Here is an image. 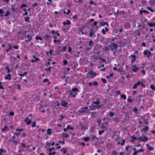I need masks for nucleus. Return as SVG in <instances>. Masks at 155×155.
Returning a JSON list of instances; mask_svg holds the SVG:
<instances>
[{"label": "nucleus", "mask_w": 155, "mask_h": 155, "mask_svg": "<svg viewBox=\"0 0 155 155\" xmlns=\"http://www.w3.org/2000/svg\"><path fill=\"white\" fill-rule=\"evenodd\" d=\"M27 74V72L26 71H25L24 72V74H19V75L20 76H22V77H24L25 75H26Z\"/></svg>", "instance_id": "26"}, {"label": "nucleus", "mask_w": 155, "mask_h": 155, "mask_svg": "<svg viewBox=\"0 0 155 155\" xmlns=\"http://www.w3.org/2000/svg\"><path fill=\"white\" fill-rule=\"evenodd\" d=\"M148 149L149 150L152 151L154 149V148L152 146H150Z\"/></svg>", "instance_id": "54"}, {"label": "nucleus", "mask_w": 155, "mask_h": 155, "mask_svg": "<svg viewBox=\"0 0 155 155\" xmlns=\"http://www.w3.org/2000/svg\"><path fill=\"white\" fill-rule=\"evenodd\" d=\"M93 107L92 109L93 110H95L96 108H97V106H95V105H92Z\"/></svg>", "instance_id": "61"}, {"label": "nucleus", "mask_w": 155, "mask_h": 155, "mask_svg": "<svg viewBox=\"0 0 155 155\" xmlns=\"http://www.w3.org/2000/svg\"><path fill=\"white\" fill-rule=\"evenodd\" d=\"M46 144L47 145H51L52 146H53L54 145V142L52 143H49L48 142H47L46 143Z\"/></svg>", "instance_id": "43"}, {"label": "nucleus", "mask_w": 155, "mask_h": 155, "mask_svg": "<svg viewBox=\"0 0 155 155\" xmlns=\"http://www.w3.org/2000/svg\"><path fill=\"white\" fill-rule=\"evenodd\" d=\"M71 12V11L69 9H67V12H66L65 11H64L63 12L64 14H68Z\"/></svg>", "instance_id": "31"}, {"label": "nucleus", "mask_w": 155, "mask_h": 155, "mask_svg": "<svg viewBox=\"0 0 155 155\" xmlns=\"http://www.w3.org/2000/svg\"><path fill=\"white\" fill-rule=\"evenodd\" d=\"M119 10L118 9L117 11L116 12H113L115 16H116V15L118 14L119 13Z\"/></svg>", "instance_id": "53"}, {"label": "nucleus", "mask_w": 155, "mask_h": 155, "mask_svg": "<svg viewBox=\"0 0 155 155\" xmlns=\"http://www.w3.org/2000/svg\"><path fill=\"white\" fill-rule=\"evenodd\" d=\"M97 113L96 112H92L91 113V117H94L97 116Z\"/></svg>", "instance_id": "16"}, {"label": "nucleus", "mask_w": 155, "mask_h": 155, "mask_svg": "<svg viewBox=\"0 0 155 155\" xmlns=\"http://www.w3.org/2000/svg\"><path fill=\"white\" fill-rule=\"evenodd\" d=\"M47 132L49 134H51V129H48Z\"/></svg>", "instance_id": "47"}, {"label": "nucleus", "mask_w": 155, "mask_h": 155, "mask_svg": "<svg viewBox=\"0 0 155 155\" xmlns=\"http://www.w3.org/2000/svg\"><path fill=\"white\" fill-rule=\"evenodd\" d=\"M88 109V107H85L82 108L81 109L78 110V112L81 113H84L86 112V114L88 115L90 114V112H87V110Z\"/></svg>", "instance_id": "4"}, {"label": "nucleus", "mask_w": 155, "mask_h": 155, "mask_svg": "<svg viewBox=\"0 0 155 155\" xmlns=\"http://www.w3.org/2000/svg\"><path fill=\"white\" fill-rule=\"evenodd\" d=\"M19 46H13V48L15 49H18V48Z\"/></svg>", "instance_id": "63"}, {"label": "nucleus", "mask_w": 155, "mask_h": 155, "mask_svg": "<svg viewBox=\"0 0 155 155\" xmlns=\"http://www.w3.org/2000/svg\"><path fill=\"white\" fill-rule=\"evenodd\" d=\"M148 25H149L150 27H152L153 26H155V23H147Z\"/></svg>", "instance_id": "21"}, {"label": "nucleus", "mask_w": 155, "mask_h": 155, "mask_svg": "<svg viewBox=\"0 0 155 155\" xmlns=\"http://www.w3.org/2000/svg\"><path fill=\"white\" fill-rule=\"evenodd\" d=\"M65 118V117L63 115H61L60 116V118H59V120H62Z\"/></svg>", "instance_id": "34"}, {"label": "nucleus", "mask_w": 155, "mask_h": 155, "mask_svg": "<svg viewBox=\"0 0 155 155\" xmlns=\"http://www.w3.org/2000/svg\"><path fill=\"white\" fill-rule=\"evenodd\" d=\"M93 44V42L91 40H90L89 42V45L90 47L91 48L92 47V45Z\"/></svg>", "instance_id": "28"}, {"label": "nucleus", "mask_w": 155, "mask_h": 155, "mask_svg": "<svg viewBox=\"0 0 155 155\" xmlns=\"http://www.w3.org/2000/svg\"><path fill=\"white\" fill-rule=\"evenodd\" d=\"M5 78L6 80L8 79L9 80H10L12 78L11 74H8L7 76L5 77Z\"/></svg>", "instance_id": "18"}, {"label": "nucleus", "mask_w": 155, "mask_h": 155, "mask_svg": "<svg viewBox=\"0 0 155 155\" xmlns=\"http://www.w3.org/2000/svg\"><path fill=\"white\" fill-rule=\"evenodd\" d=\"M23 130V129H20L19 128H17L16 129V131H21Z\"/></svg>", "instance_id": "50"}, {"label": "nucleus", "mask_w": 155, "mask_h": 155, "mask_svg": "<svg viewBox=\"0 0 155 155\" xmlns=\"http://www.w3.org/2000/svg\"><path fill=\"white\" fill-rule=\"evenodd\" d=\"M111 155H117V153L115 151H114L111 154Z\"/></svg>", "instance_id": "38"}, {"label": "nucleus", "mask_w": 155, "mask_h": 155, "mask_svg": "<svg viewBox=\"0 0 155 155\" xmlns=\"http://www.w3.org/2000/svg\"><path fill=\"white\" fill-rule=\"evenodd\" d=\"M105 131L104 130H101L99 131L98 133L99 135H101L102 134V133H104Z\"/></svg>", "instance_id": "33"}, {"label": "nucleus", "mask_w": 155, "mask_h": 155, "mask_svg": "<svg viewBox=\"0 0 155 155\" xmlns=\"http://www.w3.org/2000/svg\"><path fill=\"white\" fill-rule=\"evenodd\" d=\"M94 85L97 86L98 85V83L96 81H94L93 84Z\"/></svg>", "instance_id": "49"}, {"label": "nucleus", "mask_w": 155, "mask_h": 155, "mask_svg": "<svg viewBox=\"0 0 155 155\" xmlns=\"http://www.w3.org/2000/svg\"><path fill=\"white\" fill-rule=\"evenodd\" d=\"M144 54L149 58L150 55H152L150 51H144Z\"/></svg>", "instance_id": "8"}, {"label": "nucleus", "mask_w": 155, "mask_h": 155, "mask_svg": "<svg viewBox=\"0 0 155 155\" xmlns=\"http://www.w3.org/2000/svg\"><path fill=\"white\" fill-rule=\"evenodd\" d=\"M61 151L63 152L64 154H65L67 152V151L65 148H63L61 149Z\"/></svg>", "instance_id": "24"}, {"label": "nucleus", "mask_w": 155, "mask_h": 155, "mask_svg": "<svg viewBox=\"0 0 155 155\" xmlns=\"http://www.w3.org/2000/svg\"><path fill=\"white\" fill-rule=\"evenodd\" d=\"M4 151L5 152V150H3L2 148H1L0 149V155H2V153Z\"/></svg>", "instance_id": "39"}, {"label": "nucleus", "mask_w": 155, "mask_h": 155, "mask_svg": "<svg viewBox=\"0 0 155 155\" xmlns=\"http://www.w3.org/2000/svg\"><path fill=\"white\" fill-rule=\"evenodd\" d=\"M138 141L140 142L143 141H147L148 140V138L146 136L142 135L138 138Z\"/></svg>", "instance_id": "3"}, {"label": "nucleus", "mask_w": 155, "mask_h": 155, "mask_svg": "<svg viewBox=\"0 0 155 155\" xmlns=\"http://www.w3.org/2000/svg\"><path fill=\"white\" fill-rule=\"evenodd\" d=\"M14 135L18 136L20 135V133L14 132Z\"/></svg>", "instance_id": "51"}, {"label": "nucleus", "mask_w": 155, "mask_h": 155, "mask_svg": "<svg viewBox=\"0 0 155 155\" xmlns=\"http://www.w3.org/2000/svg\"><path fill=\"white\" fill-rule=\"evenodd\" d=\"M89 35L90 37H92L95 38L96 37V35L95 34V32L92 28H91L89 30Z\"/></svg>", "instance_id": "6"}, {"label": "nucleus", "mask_w": 155, "mask_h": 155, "mask_svg": "<svg viewBox=\"0 0 155 155\" xmlns=\"http://www.w3.org/2000/svg\"><path fill=\"white\" fill-rule=\"evenodd\" d=\"M51 67H50L49 68H45V70L46 71H49V72H50L51 71Z\"/></svg>", "instance_id": "36"}, {"label": "nucleus", "mask_w": 155, "mask_h": 155, "mask_svg": "<svg viewBox=\"0 0 155 155\" xmlns=\"http://www.w3.org/2000/svg\"><path fill=\"white\" fill-rule=\"evenodd\" d=\"M48 81V79L47 78H45L43 80V82L44 83H45L46 82H47Z\"/></svg>", "instance_id": "64"}, {"label": "nucleus", "mask_w": 155, "mask_h": 155, "mask_svg": "<svg viewBox=\"0 0 155 155\" xmlns=\"http://www.w3.org/2000/svg\"><path fill=\"white\" fill-rule=\"evenodd\" d=\"M39 4V3H35L32 4V6L33 7H35V6H37Z\"/></svg>", "instance_id": "48"}, {"label": "nucleus", "mask_w": 155, "mask_h": 155, "mask_svg": "<svg viewBox=\"0 0 155 155\" xmlns=\"http://www.w3.org/2000/svg\"><path fill=\"white\" fill-rule=\"evenodd\" d=\"M148 128L147 126H146L144 128H142V130H143L145 131H147L148 130Z\"/></svg>", "instance_id": "27"}, {"label": "nucleus", "mask_w": 155, "mask_h": 155, "mask_svg": "<svg viewBox=\"0 0 155 155\" xmlns=\"http://www.w3.org/2000/svg\"><path fill=\"white\" fill-rule=\"evenodd\" d=\"M67 127H68V128H69V129H71L72 130H73V129H74L73 127H71L69 125H68L67 126Z\"/></svg>", "instance_id": "58"}, {"label": "nucleus", "mask_w": 155, "mask_h": 155, "mask_svg": "<svg viewBox=\"0 0 155 155\" xmlns=\"http://www.w3.org/2000/svg\"><path fill=\"white\" fill-rule=\"evenodd\" d=\"M130 56L133 58L131 60V62L132 63H134L136 60V56L135 55H131Z\"/></svg>", "instance_id": "17"}, {"label": "nucleus", "mask_w": 155, "mask_h": 155, "mask_svg": "<svg viewBox=\"0 0 155 155\" xmlns=\"http://www.w3.org/2000/svg\"><path fill=\"white\" fill-rule=\"evenodd\" d=\"M140 14H142L143 12H144V13H147H147L148 14L149 13V12L147 10H140Z\"/></svg>", "instance_id": "19"}, {"label": "nucleus", "mask_w": 155, "mask_h": 155, "mask_svg": "<svg viewBox=\"0 0 155 155\" xmlns=\"http://www.w3.org/2000/svg\"><path fill=\"white\" fill-rule=\"evenodd\" d=\"M93 103L95 104H99L100 103V102L98 101H94Z\"/></svg>", "instance_id": "44"}, {"label": "nucleus", "mask_w": 155, "mask_h": 155, "mask_svg": "<svg viewBox=\"0 0 155 155\" xmlns=\"http://www.w3.org/2000/svg\"><path fill=\"white\" fill-rule=\"evenodd\" d=\"M62 137H64L68 138L69 137V136L68 134L64 133L62 134Z\"/></svg>", "instance_id": "14"}, {"label": "nucleus", "mask_w": 155, "mask_h": 155, "mask_svg": "<svg viewBox=\"0 0 155 155\" xmlns=\"http://www.w3.org/2000/svg\"><path fill=\"white\" fill-rule=\"evenodd\" d=\"M66 21H67V24L68 25H69L71 24V22L70 21L68 20H66Z\"/></svg>", "instance_id": "56"}, {"label": "nucleus", "mask_w": 155, "mask_h": 155, "mask_svg": "<svg viewBox=\"0 0 155 155\" xmlns=\"http://www.w3.org/2000/svg\"><path fill=\"white\" fill-rule=\"evenodd\" d=\"M111 51L114 52V53L116 51V49L117 48V45L116 44L114 43L111 44L110 45Z\"/></svg>", "instance_id": "5"}, {"label": "nucleus", "mask_w": 155, "mask_h": 155, "mask_svg": "<svg viewBox=\"0 0 155 155\" xmlns=\"http://www.w3.org/2000/svg\"><path fill=\"white\" fill-rule=\"evenodd\" d=\"M24 121L26 123V124L27 125H29L31 123V120H29V118L28 117H27L24 120Z\"/></svg>", "instance_id": "10"}, {"label": "nucleus", "mask_w": 155, "mask_h": 155, "mask_svg": "<svg viewBox=\"0 0 155 155\" xmlns=\"http://www.w3.org/2000/svg\"><path fill=\"white\" fill-rule=\"evenodd\" d=\"M63 63L64 64L66 65L68 64V61L66 60H64L63 61Z\"/></svg>", "instance_id": "52"}, {"label": "nucleus", "mask_w": 155, "mask_h": 155, "mask_svg": "<svg viewBox=\"0 0 155 155\" xmlns=\"http://www.w3.org/2000/svg\"><path fill=\"white\" fill-rule=\"evenodd\" d=\"M80 126L82 130H85L87 129L86 126L85 125L81 124H80Z\"/></svg>", "instance_id": "15"}, {"label": "nucleus", "mask_w": 155, "mask_h": 155, "mask_svg": "<svg viewBox=\"0 0 155 155\" xmlns=\"http://www.w3.org/2000/svg\"><path fill=\"white\" fill-rule=\"evenodd\" d=\"M30 18L28 17H25V20L26 22H29V21Z\"/></svg>", "instance_id": "23"}, {"label": "nucleus", "mask_w": 155, "mask_h": 155, "mask_svg": "<svg viewBox=\"0 0 155 155\" xmlns=\"http://www.w3.org/2000/svg\"><path fill=\"white\" fill-rule=\"evenodd\" d=\"M105 25H106L107 26H109L108 23L107 22H104L103 23H102L101 24V26H104Z\"/></svg>", "instance_id": "20"}, {"label": "nucleus", "mask_w": 155, "mask_h": 155, "mask_svg": "<svg viewBox=\"0 0 155 155\" xmlns=\"http://www.w3.org/2000/svg\"><path fill=\"white\" fill-rule=\"evenodd\" d=\"M8 128V127L6 126H5L2 129V131H4L5 130H6Z\"/></svg>", "instance_id": "32"}, {"label": "nucleus", "mask_w": 155, "mask_h": 155, "mask_svg": "<svg viewBox=\"0 0 155 155\" xmlns=\"http://www.w3.org/2000/svg\"><path fill=\"white\" fill-rule=\"evenodd\" d=\"M26 39L25 41H30L31 40L32 38L31 36L30 35H28L26 37H25Z\"/></svg>", "instance_id": "12"}, {"label": "nucleus", "mask_w": 155, "mask_h": 155, "mask_svg": "<svg viewBox=\"0 0 155 155\" xmlns=\"http://www.w3.org/2000/svg\"><path fill=\"white\" fill-rule=\"evenodd\" d=\"M96 73L92 71H89L87 74V77L90 78H93L96 76Z\"/></svg>", "instance_id": "2"}, {"label": "nucleus", "mask_w": 155, "mask_h": 155, "mask_svg": "<svg viewBox=\"0 0 155 155\" xmlns=\"http://www.w3.org/2000/svg\"><path fill=\"white\" fill-rule=\"evenodd\" d=\"M5 13L4 11L2 9H0V14H4Z\"/></svg>", "instance_id": "40"}, {"label": "nucleus", "mask_w": 155, "mask_h": 155, "mask_svg": "<svg viewBox=\"0 0 155 155\" xmlns=\"http://www.w3.org/2000/svg\"><path fill=\"white\" fill-rule=\"evenodd\" d=\"M150 87L151 89H152L153 90L155 91V87L153 84H151L150 86Z\"/></svg>", "instance_id": "25"}, {"label": "nucleus", "mask_w": 155, "mask_h": 155, "mask_svg": "<svg viewBox=\"0 0 155 155\" xmlns=\"http://www.w3.org/2000/svg\"><path fill=\"white\" fill-rule=\"evenodd\" d=\"M147 8L148 10H149L152 12H154L155 11V10H153L151 7H147Z\"/></svg>", "instance_id": "22"}, {"label": "nucleus", "mask_w": 155, "mask_h": 155, "mask_svg": "<svg viewBox=\"0 0 155 155\" xmlns=\"http://www.w3.org/2000/svg\"><path fill=\"white\" fill-rule=\"evenodd\" d=\"M36 124L35 123V122L34 121H33L32 124L31 125V127H35L36 126Z\"/></svg>", "instance_id": "35"}, {"label": "nucleus", "mask_w": 155, "mask_h": 155, "mask_svg": "<svg viewBox=\"0 0 155 155\" xmlns=\"http://www.w3.org/2000/svg\"><path fill=\"white\" fill-rule=\"evenodd\" d=\"M132 71L134 72H137L139 69V68L137 67L135 65H132Z\"/></svg>", "instance_id": "7"}, {"label": "nucleus", "mask_w": 155, "mask_h": 155, "mask_svg": "<svg viewBox=\"0 0 155 155\" xmlns=\"http://www.w3.org/2000/svg\"><path fill=\"white\" fill-rule=\"evenodd\" d=\"M110 116L113 117L114 115V114L113 113V112H110Z\"/></svg>", "instance_id": "59"}, {"label": "nucleus", "mask_w": 155, "mask_h": 155, "mask_svg": "<svg viewBox=\"0 0 155 155\" xmlns=\"http://www.w3.org/2000/svg\"><path fill=\"white\" fill-rule=\"evenodd\" d=\"M61 41V40H56V39H54V43H56L57 42H60Z\"/></svg>", "instance_id": "45"}, {"label": "nucleus", "mask_w": 155, "mask_h": 155, "mask_svg": "<svg viewBox=\"0 0 155 155\" xmlns=\"http://www.w3.org/2000/svg\"><path fill=\"white\" fill-rule=\"evenodd\" d=\"M17 89L19 90H20L21 89V86L20 85L18 84L17 85Z\"/></svg>", "instance_id": "62"}, {"label": "nucleus", "mask_w": 155, "mask_h": 155, "mask_svg": "<svg viewBox=\"0 0 155 155\" xmlns=\"http://www.w3.org/2000/svg\"><path fill=\"white\" fill-rule=\"evenodd\" d=\"M78 89L77 88H73L71 91H70V95L72 97H74L77 94Z\"/></svg>", "instance_id": "1"}, {"label": "nucleus", "mask_w": 155, "mask_h": 155, "mask_svg": "<svg viewBox=\"0 0 155 155\" xmlns=\"http://www.w3.org/2000/svg\"><path fill=\"white\" fill-rule=\"evenodd\" d=\"M10 15V12L9 11H7L6 12V13L5 15V17H7Z\"/></svg>", "instance_id": "30"}, {"label": "nucleus", "mask_w": 155, "mask_h": 155, "mask_svg": "<svg viewBox=\"0 0 155 155\" xmlns=\"http://www.w3.org/2000/svg\"><path fill=\"white\" fill-rule=\"evenodd\" d=\"M26 6H27V5L25 4H22L21 5V8H23L24 7H25Z\"/></svg>", "instance_id": "57"}, {"label": "nucleus", "mask_w": 155, "mask_h": 155, "mask_svg": "<svg viewBox=\"0 0 155 155\" xmlns=\"http://www.w3.org/2000/svg\"><path fill=\"white\" fill-rule=\"evenodd\" d=\"M33 58L34 59H32L31 60V62L32 63H34L35 62H36L40 60V59L39 58H36V56H35V55L33 56Z\"/></svg>", "instance_id": "9"}, {"label": "nucleus", "mask_w": 155, "mask_h": 155, "mask_svg": "<svg viewBox=\"0 0 155 155\" xmlns=\"http://www.w3.org/2000/svg\"><path fill=\"white\" fill-rule=\"evenodd\" d=\"M121 98L124 99H125L126 98V97L125 95L122 94L121 95Z\"/></svg>", "instance_id": "42"}, {"label": "nucleus", "mask_w": 155, "mask_h": 155, "mask_svg": "<svg viewBox=\"0 0 155 155\" xmlns=\"http://www.w3.org/2000/svg\"><path fill=\"white\" fill-rule=\"evenodd\" d=\"M68 104L67 102L64 101L62 100L61 101V105L64 107H68Z\"/></svg>", "instance_id": "11"}, {"label": "nucleus", "mask_w": 155, "mask_h": 155, "mask_svg": "<svg viewBox=\"0 0 155 155\" xmlns=\"http://www.w3.org/2000/svg\"><path fill=\"white\" fill-rule=\"evenodd\" d=\"M141 84V83L140 81H139L137 83L135 84H134V87H132V88L133 89H135L137 87V86L140 85V84Z\"/></svg>", "instance_id": "13"}, {"label": "nucleus", "mask_w": 155, "mask_h": 155, "mask_svg": "<svg viewBox=\"0 0 155 155\" xmlns=\"http://www.w3.org/2000/svg\"><path fill=\"white\" fill-rule=\"evenodd\" d=\"M8 46V49L6 50V51L7 52H8L9 50H11L12 49V46L11 44H9Z\"/></svg>", "instance_id": "29"}, {"label": "nucleus", "mask_w": 155, "mask_h": 155, "mask_svg": "<svg viewBox=\"0 0 155 155\" xmlns=\"http://www.w3.org/2000/svg\"><path fill=\"white\" fill-rule=\"evenodd\" d=\"M95 139H97V140L99 139V138L97 137L95 135H94L92 137V139L93 140H94Z\"/></svg>", "instance_id": "37"}, {"label": "nucleus", "mask_w": 155, "mask_h": 155, "mask_svg": "<svg viewBox=\"0 0 155 155\" xmlns=\"http://www.w3.org/2000/svg\"><path fill=\"white\" fill-rule=\"evenodd\" d=\"M133 110L134 111L135 113H136L138 111V110L137 108L135 107V108H134L133 109Z\"/></svg>", "instance_id": "46"}, {"label": "nucleus", "mask_w": 155, "mask_h": 155, "mask_svg": "<svg viewBox=\"0 0 155 155\" xmlns=\"http://www.w3.org/2000/svg\"><path fill=\"white\" fill-rule=\"evenodd\" d=\"M9 114L12 116H13L14 115V113L12 111L10 112Z\"/></svg>", "instance_id": "55"}, {"label": "nucleus", "mask_w": 155, "mask_h": 155, "mask_svg": "<svg viewBox=\"0 0 155 155\" xmlns=\"http://www.w3.org/2000/svg\"><path fill=\"white\" fill-rule=\"evenodd\" d=\"M101 80L104 83H106L107 82L106 80L104 78H101Z\"/></svg>", "instance_id": "41"}, {"label": "nucleus", "mask_w": 155, "mask_h": 155, "mask_svg": "<svg viewBox=\"0 0 155 155\" xmlns=\"http://www.w3.org/2000/svg\"><path fill=\"white\" fill-rule=\"evenodd\" d=\"M101 31L103 35H105V31L104 29H102L101 30Z\"/></svg>", "instance_id": "60"}]
</instances>
